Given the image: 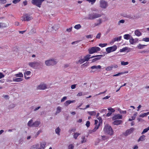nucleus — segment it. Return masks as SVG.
<instances>
[{"label":"nucleus","mask_w":149,"mask_h":149,"mask_svg":"<svg viewBox=\"0 0 149 149\" xmlns=\"http://www.w3.org/2000/svg\"><path fill=\"white\" fill-rule=\"evenodd\" d=\"M29 65L31 67L34 69H37L42 68L43 67V64L41 62L34 61L29 63Z\"/></svg>","instance_id":"f257e3e1"},{"label":"nucleus","mask_w":149,"mask_h":149,"mask_svg":"<svg viewBox=\"0 0 149 149\" xmlns=\"http://www.w3.org/2000/svg\"><path fill=\"white\" fill-rule=\"evenodd\" d=\"M104 131L105 133L112 135L113 133V132L111 127L108 124L106 125L104 128Z\"/></svg>","instance_id":"f03ea898"},{"label":"nucleus","mask_w":149,"mask_h":149,"mask_svg":"<svg viewBox=\"0 0 149 149\" xmlns=\"http://www.w3.org/2000/svg\"><path fill=\"white\" fill-rule=\"evenodd\" d=\"M102 15L100 14L93 13H89L86 19H88L92 20L96 18L100 17Z\"/></svg>","instance_id":"7ed1b4c3"},{"label":"nucleus","mask_w":149,"mask_h":149,"mask_svg":"<svg viewBox=\"0 0 149 149\" xmlns=\"http://www.w3.org/2000/svg\"><path fill=\"white\" fill-rule=\"evenodd\" d=\"M57 62L55 59L53 58L47 60L45 61V64L48 66H53L56 64Z\"/></svg>","instance_id":"20e7f679"},{"label":"nucleus","mask_w":149,"mask_h":149,"mask_svg":"<svg viewBox=\"0 0 149 149\" xmlns=\"http://www.w3.org/2000/svg\"><path fill=\"white\" fill-rule=\"evenodd\" d=\"M100 50V48L97 47H90L88 49V53L90 54L97 52L98 51H99Z\"/></svg>","instance_id":"39448f33"},{"label":"nucleus","mask_w":149,"mask_h":149,"mask_svg":"<svg viewBox=\"0 0 149 149\" xmlns=\"http://www.w3.org/2000/svg\"><path fill=\"white\" fill-rule=\"evenodd\" d=\"M45 0H32L31 3L39 8L41 7L42 3Z\"/></svg>","instance_id":"423d86ee"},{"label":"nucleus","mask_w":149,"mask_h":149,"mask_svg":"<svg viewBox=\"0 0 149 149\" xmlns=\"http://www.w3.org/2000/svg\"><path fill=\"white\" fill-rule=\"evenodd\" d=\"M108 6L107 2L104 0H101L100 2V7L103 9H106Z\"/></svg>","instance_id":"0eeeda50"},{"label":"nucleus","mask_w":149,"mask_h":149,"mask_svg":"<svg viewBox=\"0 0 149 149\" xmlns=\"http://www.w3.org/2000/svg\"><path fill=\"white\" fill-rule=\"evenodd\" d=\"M117 47L116 45H114L113 46L108 47L106 49V51L107 53H110L116 51L117 49Z\"/></svg>","instance_id":"6e6552de"},{"label":"nucleus","mask_w":149,"mask_h":149,"mask_svg":"<svg viewBox=\"0 0 149 149\" xmlns=\"http://www.w3.org/2000/svg\"><path fill=\"white\" fill-rule=\"evenodd\" d=\"M23 16L24 20V21H29L33 19L32 17L28 13L24 14Z\"/></svg>","instance_id":"1a4fd4ad"},{"label":"nucleus","mask_w":149,"mask_h":149,"mask_svg":"<svg viewBox=\"0 0 149 149\" xmlns=\"http://www.w3.org/2000/svg\"><path fill=\"white\" fill-rule=\"evenodd\" d=\"M122 118V116L119 114H115L112 118L113 120H115L117 119H121Z\"/></svg>","instance_id":"9d476101"},{"label":"nucleus","mask_w":149,"mask_h":149,"mask_svg":"<svg viewBox=\"0 0 149 149\" xmlns=\"http://www.w3.org/2000/svg\"><path fill=\"white\" fill-rule=\"evenodd\" d=\"M47 88L46 85L41 84L38 85L37 88V89L38 90H44L46 89Z\"/></svg>","instance_id":"9b49d317"},{"label":"nucleus","mask_w":149,"mask_h":149,"mask_svg":"<svg viewBox=\"0 0 149 149\" xmlns=\"http://www.w3.org/2000/svg\"><path fill=\"white\" fill-rule=\"evenodd\" d=\"M124 17H126L130 19H136V18L135 17V16H134V17L132 16V15H127V14H124L122 15Z\"/></svg>","instance_id":"f8f14e48"},{"label":"nucleus","mask_w":149,"mask_h":149,"mask_svg":"<svg viewBox=\"0 0 149 149\" xmlns=\"http://www.w3.org/2000/svg\"><path fill=\"white\" fill-rule=\"evenodd\" d=\"M75 100H68L66 101L64 103V104L65 106H67L68 105L70 104L71 103H73L75 102Z\"/></svg>","instance_id":"ddd939ff"},{"label":"nucleus","mask_w":149,"mask_h":149,"mask_svg":"<svg viewBox=\"0 0 149 149\" xmlns=\"http://www.w3.org/2000/svg\"><path fill=\"white\" fill-rule=\"evenodd\" d=\"M122 123V121L121 120H115L112 123V124L114 125H118Z\"/></svg>","instance_id":"4468645a"},{"label":"nucleus","mask_w":149,"mask_h":149,"mask_svg":"<svg viewBox=\"0 0 149 149\" xmlns=\"http://www.w3.org/2000/svg\"><path fill=\"white\" fill-rule=\"evenodd\" d=\"M134 128H132L129 130H127L126 132V135H128L130 134L131 133L133 132L134 131Z\"/></svg>","instance_id":"2eb2a0df"},{"label":"nucleus","mask_w":149,"mask_h":149,"mask_svg":"<svg viewBox=\"0 0 149 149\" xmlns=\"http://www.w3.org/2000/svg\"><path fill=\"white\" fill-rule=\"evenodd\" d=\"M40 122L39 121H36L33 123V127H38L40 124Z\"/></svg>","instance_id":"dca6fc26"},{"label":"nucleus","mask_w":149,"mask_h":149,"mask_svg":"<svg viewBox=\"0 0 149 149\" xmlns=\"http://www.w3.org/2000/svg\"><path fill=\"white\" fill-rule=\"evenodd\" d=\"M40 148L38 149H44L46 145V143L45 142H42L40 143Z\"/></svg>","instance_id":"f3484780"},{"label":"nucleus","mask_w":149,"mask_h":149,"mask_svg":"<svg viewBox=\"0 0 149 149\" xmlns=\"http://www.w3.org/2000/svg\"><path fill=\"white\" fill-rule=\"evenodd\" d=\"M101 68V67L100 65H93L91 67V68L92 69H100Z\"/></svg>","instance_id":"a211bd4d"},{"label":"nucleus","mask_w":149,"mask_h":149,"mask_svg":"<svg viewBox=\"0 0 149 149\" xmlns=\"http://www.w3.org/2000/svg\"><path fill=\"white\" fill-rule=\"evenodd\" d=\"M134 33L136 35L138 36H140L141 35V33L138 30L135 31Z\"/></svg>","instance_id":"6ab92c4d"},{"label":"nucleus","mask_w":149,"mask_h":149,"mask_svg":"<svg viewBox=\"0 0 149 149\" xmlns=\"http://www.w3.org/2000/svg\"><path fill=\"white\" fill-rule=\"evenodd\" d=\"M91 55L89 54H87L84 57V59L85 62V61H88L90 59V56Z\"/></svg>","instance_id":"aec40b11"},{"label":"nucleus","mask_w":149,"mask_h":149,"mask_svg":"<svg viewBox=\"0 0 149 149\" xmlns=\"http://www.w3.org/2000/svg\"><path fill=\"white\" fill-rule=\"evenodd\" d=\"M145 136L144 135H142L140 137L139 139H138V142L139 141H143L145 140Z\"/></svg>","instance_id":"412c9836"},{"label":"nucleus","mask_w":149,"mask_h":149,"mask_svg":"<svg viewBox=\"0 0 149 149\" xmlns=\"http://www.w3.org/2000/svg\"><path fill=\"white\" fill-rule=\"evenodd\" d=\"M128 72L127 71L119 72V73H118L117 74H114V75H113V77L118 76H119L120 75L124 74H125L126 73H127Z\"/></svg>","instance_id":"4be33fe9"},{"label":"nucleus","mask_w":149,"mask_h":149,"mask_svg":"<svg viewBox=\"0 0 149 149\" xmlns=\"http://www.w3.org/2000/svg\"><path fill=\"white\" fill-rule=\"evenodd\" d=\"M101 56L96 57V58H95L94 59H92V63L95 62L97 61H98V60H100L101 58Z\"/></svg>","instance_id":"5701e85b"},{"label":"nucleus","mask_w":149,"mask_h":149,"mask_svg":"<svg viewBox=\"0 0 149 149\" xmlns=\"http://www.w3.org/2000/svg\"><path fill=\"white\" fill-rule=\"evenodd\" d=\"M131 37V35L129 34H125L124 36V38L126 40L129 39Z\"/></svg>","instance_id":"b1692460"},{"label":"nucleus","mask_w":149,"mask_h":149,"mask_svg":"<svg viewBox=\"0 0 149 149\" xmlns=\"http://www.w3.org/2000/svg\"><path fill=\"white\" fill-rule=\"evenodd\" d=\"M23 80V79L21 78H17L15 79H13V81L15 82H20Z\"/></svg>","instance_id":"393cba45"},{"label":"nucleus","mask_w":149,"mask_h":149,"mask_svg":"<svg viewBox=\"0 0 149 149\" xmlns=\"http://www.w3.org/2000/svg\"><path fill=\"white\" fill-rule=\"evenodd\" d=\"M39 144H38L34 145L32 146L31 148V149H38L39 148Z\"/></svg>","instance_id":"a878e982"},{"label":"nucleus","mask_w":149,"mask_h":149,"mask_svg":"<svg viewBox=\"0 0 149 149\" xmlns=\"http://www.w3.org/2000/svg\"><path fill=\"white\" fill-rule=\"evenodd\" d=\"M146 46V45H142L140 44H139L137 46V48L139 49H141L143 48L145 46Z\"/></svg>","instance_id":"bb28decb"},{"label":"nucleus","mask_w":149,"mask_h":149,"mask_svg":"<svg viewBox=\"0 0 149 149\" xmlns=\"http://www.w3.org/2000/svg\"><path fill=\"white\" fill-rule=\"evenodd\" d=\"M33 122V120L32 119H31L29 120L27 124L28 126L30 127H33V123H32Z\"/></svg>","instance_id":"cd10ccee"},{"label":"nucleus","mask_w":149,"mask_h":149,"mask_svg":"<svg viewBox=\"0 0 149 149\" xmlns=\"http://www.w3.org/2000/svg\"><path fill=\"white\" fill-rule=\"evenodd\" d=\"M122 38L121 36H120L118 38H116L113 39L114 40L113 41V42H115V41H120Z\"/></svg>","instance_id":"c85d7f7f"},{"label":"nucleus","mask_w":149,"mask_h":149,"mask_svg":"<svg viewBox=\"0 0 149 149\" xmlns=\"http://www.w3.org/2000/svg\"><path fill=\"white\" fill-rule=\"evenodd\" d=\"M60 129L59 127H58L56 128L55 130V132L56 134H57L58 135H60Z\"/></svg>","instance_id":"c756f323"},{"label":"nucleus","mask_w":149,"mask_h":149,"mask_svg":"<svg viewBox=\"0 0 149 149\" xmlns=\"http://www.w3.org/2000/svg\"><path fill=\"white\" fill-rule=\"evenodd\" d=\"M80 134L76 132L73 135L74 138L75 139H77V138L78 136Z\"/></svg>","instance_id":"7c9ffc66"},{"label":"nucleus","mask_w":149,"mask_h":149,"mask_svg":"<svg viewBox=\"0 0 149 149\" xmlns=\"http://www.w3.org/2000/svg\"><path fill=\"white\" fill-rule=\"evenodd\" d=\"M15 76L16 77H23V74L22 73L19 72L18 74H15Z\"/></svg>","instance_id":"2f4dec72"},{"label":"nucleus","mask_w":149,"mask_h":149,"mask_svg":"<svg viewBox=\"0 0 149 149\" xmlns=\"http://www.w3.org/2000/svg\"><path fill=\"white\" fill-rule=\"evenodd\" d=\"M36 33V30L34 28L32 29L29 32L30 34H33Z\"/></svg>","instance_id":"473e14b6"},{"label":"nucleus","mask_w":149,"mask_h":149,"mask_svg":"<svg viewBox=\"0 0 149 149\" xmlns=\"http://www.w3.org/2000/svg\"><path fill=\"white\" fill-rule=\"evenodd\" d=\"M52 28L54 30L56 31L59 28V26L58 25H55L53 26H52Z\"/></svg>","instance_id":"72a5a7b5"},{"label":"nucleus","mask_w":149,"mask_h":149,"mask_svg":"<svg viewBox=\"0 0 149 149\" xmlns=\"http://www.w3.org/2000/svg\"><path fill=\"white\" fill-rule=\"evenodd\" d=\"M88 113L91 116H95L96 114V112L95 111H88Z\"/></svg>","instance_id":"f704fd0d"},{"label":"nucleus","mask_w":149,"mask_h":149,"mask_svg":"<svg viewBox=\"0 0 149 149\" xmlns=\"http://www.w3.org/2000/svg\"><path fill=\"white\" fill-rule=\"evenodd\" d=\"M149 130V126L147 128L144 129L143 131L141 133V134H144V133L147 132V131Z\"/></svg>","instance_id":"c9c22d12"},{"label":"nucleus","mask_w":149,"mask_h":149,"mask_svg":"<svg viewBox=\"0 0 149 149\" xmlns=\"http://www.w3.org/2000/svg\"><path fill=\"white\" fill-rule=\"evenodd\" d=\"M56 110V113L57 114L59 113L61 111V107L59 106L57 108Z\"/></svg>","instance_id":"e433bc0d"},{"label":"nucleus","mask_w":149,"mask_h":149,"mask_svg":"<svg viewBox=\"0 0 149 149\" xmlns=\"http://www.w3.org/2000/svg\"><path fill=\"white\" fill-rule=\"evenodd\" d=\"M108 110L112 113L115 112V110L111 107H109L108 108Z\"/></svg>","instance_id":"4c0bfd02"},{"label":"nucleus","mask_w":149,"mask_h":149,"mask_svg":"<svg viewBox=\"0 0 149 149\" xmlns=\"http://www.w3.org/2000/svg\"><path fill=\"white\" fill-rule=\"evenodd\" d=\"M76 131V129L74 128H72L69 130V132L71 134L72 132H74Z\"/></svg>","instance_id":"58836bf2"},{"label":"nucleus","mask_w":149,"mask_h":149,"mask_svg":"<svg viewBox=\"0 0 149 149\" xmlns=\"http://www.w3.org/2000/svg\"><path fill=\"white\" fill-rule=\"evenodd\" d=\"M15 105L14 104H11L8 106V108L9 109L13 108L15 107Z\"/></svg>","instance_id":"ea45409f"},{"label":"nucleus","mask_w":149,"mask_h":149,"mask_svg":"<svg viewBox=\"0 0 149 149\" xmlns=\"http://www.w3.org/2000/svg\"><path fill=\"white\" fill-rule=\"evenodd\" d=\"M26 51L29 53H31L32 52V50L30 47H28L26 49Z\"/></svg>","instance_id":"a19ab883"},{"label":"nucleus","mask_w":149,"mask_h":149,"mask_svg":"<svg viewBox=\"0 0 149 149\" xmlns=\"http://www.w3.org/2000/svg\"><path fill=\"white\" fill-rule=\"evenodd\" d=\"M112 66L111 65V66H109L107 67L106 68L105 70L107 71H110V70H112Z\"/></svg>","instance_id":"79ce46f5"},{"label":"nucleus","mask_w":149,"mask_h":149,"mask_svg":"<svg viewBox=\"0 0 149 149\" xmlns=\"http://www.w3.org/2000/svg\"><path fill=\"white\" fill-rule=\"evenodd\" d=\"M81 27V26L80 24H78L75 25L74 26V28L77 29H78Z\"/></svg>","instance_id":"37998d69"},{"label":"nucleus","mask_w":149,"mask_h":149,"mask_svg":"<svg viewBox=\"0 0 149 149\" xmlns=\"http://www.w3.org/2000/svg\"><path fill=\"white\" fill-rule=\"evenodd\" d=\"M85 62V61L84 59H81L80 60H79L77 61L76 63H80V64H81L83 63H84Z\"/></svg>","instance_id":"c03bdc74"},{"label":"nucleus","mask_w":149,"mask_h":149,"mask_svg":"<svg viewBox=\"0 0 149 149\" xmlns=\"http://www.w3.org/2000/svg\"><path fill=\"white\" fill-rule=\"evenodd\" d=\"M81 138L82 139V140L81 141V143H85L86 142V139H85V136H82L81 137Z\"/></svg>","instance_id":"a18cd8bd"},{"label":"nucleus","mask_w":149,"mask_h":149,"mask_svg":"<svg viewBox=\"0 0 149 149\" xmlns=\"http://www.w3.org/2000/svg\"><path fill=\"white\" fill-rule=\"evenodd\" d=\"M121 64L122 65H126L129 64V62H124V61H122L121 62Z\"/></svg>","instance_id":"49530a36"},{"label":"nucleus","mask_w":149,"mask_h":149,"mask_svg":"<svg viewBox=\"0 0 149 149\" xmlns=\"http://www.w3.org/2000/svg\"><path fill=\"white\" fill-rule=\"evenodd\" d=\"M127 49L128 48L127 47H125L123 48L122 49H120V52H122L126 51L127 50Z\"/></svg>","instance_id":"de8ad7c7"},{"label":"nucleus","mask_w":149,"mask_h":149,"mask_svg":"<svg viewBox=\"0 0 149 149\" xmlns=\"http://www.w3.org/2000/svg\"><path fill=\"white\" fill-rule=\"evenodd\" d=\"M130 42L131 44H133L134 43V39L131 37V38L130 39Z\"/></svg>","instance_id":"09e8293b"},{"label":"nucleus","mask_w":149,"mask_h":149,"mask_svg":"<svg viewBox=\"0 0 149 149\" xmlns=\"http://www.w3.org/2000/svg\"><path fill=\"white\" fill-rule=\"evenodd\" d=\"M100 126V123H99L98 125L97 126V125H96V126L95 127L94 129L93 130V131H94L95 132L98 128H99V126Z\"/></svg>","instance_id":"8fccbe9b"},{"label":"nucleus","mask_w":149,"mask_h":149,"mask_svg":"<svg viewBox=\"0 0 149 149\" xmlns=\"http://www.w3.org/2000/svg\"><path fill=\"white\" fill-rule=\"evenodd\" d=\"M125 22V21L124 20L122 19L120 20L118 22V25H120V23H124Z\"/></svg>","instance_id":"3c124183"},{"label":"nucleus","mask_w":149,"mask_h":149,"mask_svg":"<svg viewBox=\"0 0 149 149\" xmlns=\"http://www.w3.org/2000/svg\"><path fill=\"white\" fill-rule=\"evenodd\" d=\"M107 45V43H100L99 44V46L101 47H104L106 46Z\"/></svg>","instance_id":"603ef678"},{"label":"nucleus","mask_w":149,"mask_h":149,"mask_svg":"<svg viewBox=\"0 0 149 149\" xmlns=\"http://www.w3.org/2000/svg\"><path fill=\"white\" fill-rule=\"evenodd\" d=\"M104 55H96L95 56H93L91 57L90 56V58H91L94 57H99V56H104Z\"/></svg>","instance_id":"864d4df0"},{"label":"nucleus","mask_w":149,"mask_h":149,"mask_svg":"<svg viewBox=\"0 0 149 149\" xmlns=\"http://www.w3.org/2000/svg\"><path fill=\"white\" fill-rule=\"evenodd\" d=\"M118 111H119L120 113L126 114V111H121L119 109H118Z\"/></svg>","instance_id":"5fc2aeb1"},{"label":"nucleus","mask_w":149,"mask_h":149,"mask_svg":"<svg viewBox=\"0 0 149 149\" xmlns=\"http://www.w3.org/2000/svg\"><path fill=\"white\" fill-rule=\"evenodd\" d=\"M68 149H73L74 147V146L72 144H70L68 146Z\"/></svg>","instance_id":"6e6d98bb"},{"label":"nucleus","mask_w":149,"mask_h":149,"mask_svg":"<svg viewBox=\"0 0 149 149\" xmlns=\"http://www.w3.org/2000/svg\"><path fill=\"white\" fill-rule=\"evenodd\" d=\"M142 40L145 42H148L149 41V38H143Z\"/></svg>","instance_id":"4d7b16f0"},{"label":"nucleus","mask_w":149,"mask_h":149,"mask_svg":"<svg viewBox=\"0 0 149 149\" xmlns=\"http://www.w3.org/2000/svg\"><path fill=\"white\" fill-rule=\"evenodd\" d=\"M31 73V72L30 71H27L24 73V75H29Z\"/></svg>","instance_id":"13d9d810"},{"label":"nucleus","mask_w":149,"mask_h":149,"mask_svg":"<svg viewBox=\"0 0 149 149\" xmlns=\"http://www.w3.org/2000/svg\"><path fill=\"white\" fill-rule=\"evenodd\" d=\"M7 27V25L5 23H1V27L4 28Z\"/></svg>","instance_id":"bf43d9fd"},{"label":"nucleus","mask_w":149,"mask_h":149,"mask_svg":"<svg viewBox=\"0 0 149 149\" xmlns=\"http://www.w3.org/2000/svg\"><path fill=\"white\" fill-rule=\"evenodd\" d=\"M87 1H88L89 3L91 2V4H93L94 3L95 1L96 0H86Z\"/></svg>","instance_id":"052dcab7"},{"label":"nucleus","mask_w":149,"mask_h":149,"mask_svg":"<svg viewBox=\"0 0 149 149\" xmlns=\"http://www.w3.org/2000/svg\"><path fill=\"white\" fill-rule=\"evenodd\" d=\"M85 95V93H82V92H80L77 94V95L78 96H81V95Z\"/></svg>","instance_id":"680f3d73"},{"label":"nucleus","mask_w":149,"mask_h":149,"mask_svg":"<svg viewBox=\"0 0 149 149\" xmlns=\"http://www.w3.org/2000/svg\"><path fill=\"white\" fill-rule=\"evenodd\" d=\"M90 123L89 121H87L86 124V127H88L90 126Z\"/></svg>","instance_id":"e2e57ef3"},{"label":"nucleus","mask_w":149,"mask_h":149,"mask_svg":"<svg viewBox=\"0 0 149 149\" xmlns=\"http://www.w3.org/2000/svg\"><path fill=\"white\" fill-rule=\"evenodd\" d=\"M101 34L100 33H98L96 36V38L97 39H100Z\"/></svg>","instance_id":"0e129e2a"},{"label":"nucleus","mask_w":149,"mask_h":149,"mask_svg":"<svg viewBox=\"0 0 149 149\" xmlns=\"http://www.w3.org/2000/svg\"><path fill=\"white\" fill-rule=\"evenodd\" d=\"M67 97L66 96L64 97L61 100V102H63L67 99Z\"/></svg>","instance_id":"69168bd1"},{"label":"nucleus","mask_w":149,"mask_h":149,"mask_svg":"<svg viewBox=\"0 0 149 149\" xmlns=\"http://www.w3.org/2000/svg\"><path fill=\"white\" fill-rule=\"evenodd\" d=\"M20 1V0H14L13 1V2L14 4H16L19 2Z\"/></svg>","instance_id":"338daca9"},{"label":"nucleus","mask_w":149,"mask_h":149,"mask_svg":"<svg viewBox=\"0 0 149 149\" xmlns=\"http://www.w3.org/2000/svg\"><path fill=\"white\" fill-rule=\"evenodd\" d=\"M6 0H0V3L2 4H4L6 3Z\"/></svg>","instance_id":"774afa93"}]
</instances>
